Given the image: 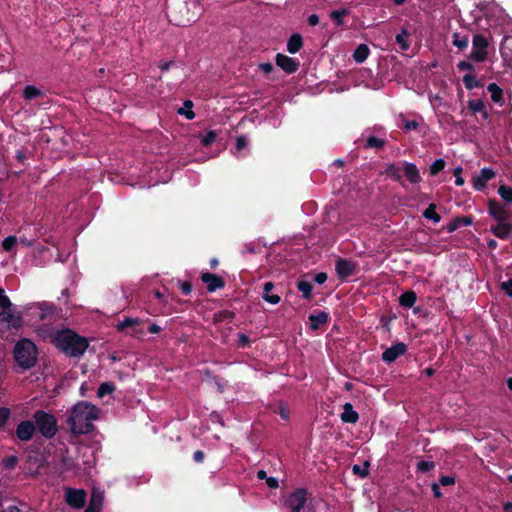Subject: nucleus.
Wrapping results in <instances>:
<instances>
[{"mask_svg":"<svg viewBox=\"0 0 512 512\" xmlns=\"http://www.w3.org/2000/svg\"><path fill=\"white\" fill-rule=\"evenodd\" d=\"M247 145L248 140L245 136L237 137L235 143V151H233V153L238 156L247 147Z\"/></svg>","mask_w":512,"mask_h":512,"instance_id":"nucleus-42","label":"nucleus"},{"mask_svg":"<svg viewBox=\"0 0 512 512\" xmlns=\"http://www.w3.org/2000/svg\"><path fill=\"white\" fill-rule=\"evenodd\" d=\"M409 36V32L406 29H402L395 37L396 43L402 51H407L410 48V42L408 41Z\"/></svg>","mask_w":512,"mask_h":512,"instance_id":"nucleus-32","label":"nucleus"},{"mask_svg":"<svg viewBox=\"0 0 512 512\" xmlns=\"http://www.w3.org/2000/svg\"><path fill=\"white\" fill-rule=\"evenodd\" d=\"M385 145L386 141L384 139L370 135L366 138L363 147L365 149H382L385 147Z\"/></svg>","mask_w":512,"mask_h":512,"instance_id":"nucleus-30","label":"nucleus"},{"mask_svg":"<svg viewBox=\"0 0 512 512\" xmlns=\"http://www.w3.org/2000/svg\"><path fill=\"white\" fill-rule=\"evenodd\" d=\"M114 387L108 383H103L98 389V396L103 397L106 394H110Z\"/></svg>","mask_w":512,"mask_h":512,"instance_id":"nucleus-47","label":"nucleus"},{"mask_svg":"<svg viewBox=\"0 0 512 512\" xmlns=\"http://www.w3.org/2000/svg\"><path fill=\"white\" fill-rule=\"evenodd\" d=\"M265 481H266V485H267L269 488H271V489H276V488H278V487H279V481H278V479H277V478H275V477H267V478L265 479Z\"/></svg>","mask_w":512,"mask_h":512,"instance_id":"nucleus-55","label":"nucleus"},{"mask_svg":"<svg viewBox=\"0 0 512 512\" xmlns=\"http://www.w3.org/2000/svg\"><path fill=\"white\" fill-rule=\"evenodd\" d=\"M498 194L505 202L512 204V187L508 185H501L498 188Z\"/></svg>","mask_w":512,"mask_h":512,"instance_id":"nucleus-38","label":"nucleus"},{"mask_svg":"<svg viewBox=\"0 0 512 512\" xmlns=\"http://www.w3.org/2000/svg\"><path fill=\"white\" fill-rule=\"evenodd\" d=\"M173 62L172 61H165V62H160L159 63V68L162 70V71H167L171 66H172Z\"/></svg>","mask_w":512,"mask_h":512,"instance_id":"nucleus-59","label":"nucleus"},{"mask_svg":"<svg viewBox=\"0 0 512 512\" xmlns=\"http://www.w3.org/2000/svg\"><path fill=\"white\" fill-rule=\"evenodd\" d=\"M160 331H161L160 326H158L155 323L151 324L149 327V332L152 334H158Z\"/></svg>","mask_w":512,"mask_h":512,"instance_id":"nucleus-60","label":"nucleus"},{"mask_svg":"<svg viewBox=\"0 0 512 512\" xmlns=\"http://www.w3.org/2000/svg\"><path fill=\"white\" fill-rule=\"evenodd\" d=\"M17 242L18 239L15 236H9L3 240L2 247L5 251H10Z\"/></svg>","mask_w":512,"mask_h":512,"instance_id":"nucleus-45","label":"nucleus"},{"mask_svg":"<svg viewBox=\"0 0 512 512\" xmlns=\"http://www.w3.org/2000/svg\"><path fill=\"white\" fill-rule=\"evenodd\" d=\"M401 171L402 168H400L394 163H390L386 166L384 174L387 177L391 178L393 181L400 182L402 179Z\"/></svg>","mask_w":512,"mask_h":512,"instance_id":"nucleus-29","label":"nucleus"},{"mask_svg":"<svg viewBox=\"0 0 512 512\" xmlns=\"http://www.w3.org/2000/svg\"><path fill=\"white\" fill-rule=\"evenodd\" d=\"M199 0H171L169 18L177 26H185L195 21L201 14Z\"/></svg>","mask_w":512,"mask_h":512,"instance_id":"nucleus-3","label":"nucleus"},{"mask_svg":"<svg viewBox=\"0 0 512 512\" xmlns=\"http://www.w3.org/2000/svg\"><path fill=\"white\" fill-rule=\"evenodd\" d=\"M102 504V495L94 491L91 496L90 504L87 509V512H95L97 511Z\"/></svg>","mask_w":512,"mask_h":512,"instance_id":"nucleus-36","label":"nucleus"},{"mask_svg":"<svg viewBox=\"0 0 512 512\" xmlns=\"http://www.w3.org/2000/svg\"><path fill=\"white\" fill-rule=\"evenodd\" d=\"M416 300L417 295L413 290L406 291L399 297V303L404 308H412Z\"/></svg>","mask_w":512,"mask_h":512,"instance_id":"nucleus-28","label":"nucleus"},{"mask_svg":"<svg viewBox=\"0 0 512 512\" xmlns=\"http://www.w3.org/2000/svg\"><path fill=\"white\" fill-rule=\"evenodd\" d=\"M343 412L340 415V419L344 423L355 424L359 420V414L353 409L351 403H345L343 406Z\"/></svg>","mask_w":512,"mask_h":512,"instance_id":"nucleus-19","label":"nucleus"},{"mask_svg":"<svg viewBox=\"0 0 512 512\" xmlns=\"http://www.w3.org/2000/svg\"><path fill=\"white\" fill-rule=\"evenodd\" d=\"M9 306H12V303L10 302L9 298L5 295L4 290L0 288V307L3 308H9Z\"/></svg>","mask_w":512,"mask_h":512,"instance_id":"nucleus-52","label":"nucleus"},{"mask_svg":"<svg viewBox=\"0 0 512 512\" xmlns=\"http://www.w3.org/2000/svg\"><path fill=\"white\" fill-rule=\"evenodd\" d=\"M468 108L473 113H481V116L483 119H488L489 113L486 109V105L482 99H472L469 100L467 103Z\"/></svg>","mask_w":512,"mask_h":512,"instance_id":"nucleus-23","label":"nucleus"},{"mask_svg":"<svg viewBox=\"0 0 512 512\" xmlns=\"http://www.w3.org/2000/svg\"><path fill=\"white\" fill-rule=\"evenodd\" d=\"M445 168V161L443 159H436L429 167V173L436 176Z\"/></svg>","mask_w":512,"mask_h":512,"instance_id":"nucleus-40","label":"nucleus"},{"mask_svg":"<svg viewBox=\"0 0 512 512\" xmlns=\"http://www.w3.org/2000/svg\"><path fill=\"white\" fill-rule=\"evenodd\" d=\"M202 281L207 285L210 292H214L216 289L223 287V280L215 274L204 273L202 275Z\"/></svg>","mask_w":512,"mask_h":512,"instance_id":"nucleus-20","label":"nucleus"},{"mask_svg":"<svg viewBox=\"0 0 512 512\" xmlns=\"http://www.w3.org/2000/svg\"><path fill=\"white\" fill-rule=\"evenodd\" d=\"M407 352V345L403 342H398L393 344L391 347L387 348L381 356L383 362L390 364L396 361L397 358L404 355Z\"/></svg>","mask_w":512,"mask_h":512,"instance_id":"nucleus-10","label":"nucleus"},{"mask_svg":"<svg viewBox=\"0 0 512 512\" xmlns=\"http://www.w3.org/2000/svg\"><path fill=\"white\" fill-rule=\"evenodd\" d=\"M277 413L279 414V416L281 417V419L283 420H288L289 417H290V410L289 408L284 405L283 403H280L279 406H278V410H277Z\"/></svg>","mask_w":512,"mask_h":512,"instance_id":"nucleus-46","label":"nucleus"},{"mask_svg":"<svg viewBox=\"0 0 512 512\" xmlns=\"http://www.w3.org/2000/svg\"><path fill=\"white\" fill-rule=\"evenodd\" d=\"M193 103L190 100H186L183 107L178 109L180 115H184L187 119L192 120L195 117V113L192 110Z\"/></svg>","mask_w":512,"mask_h":512,"instance_id":"nucleus-37","label":"nucleus"},{"mask_svg":"<svg viewBox=\"0 0 512 512\" xmlns=\"http://www.w3.org/2000/svg\"><path fill=\"white\" fill-rule=\"evenodd\" d=\"M181 290L185 293V294H189L191 292V285L187 282H184L181 284Z\"/></svg>","mask_w":512,"mask_h":512,"instance_id":"nucleus-62","label":"nucleus"},{"mask_svg":"<svg viewBox=\"0 0 512 512\" xmlns=\"http://www.w3.org/2000/svg\"><path fill=\"white\" fill-rule=\"evenodd\" d=\"M370 54V49L366 44H359L353 52V59L356 63H363Z\"/></svg>","mask_w":512,"mask_h":512,"instance_id":"nucleus-27","label":"nucleus"},{"mask_svg":"<svg viewBox=\"0 0 512 512\" xmlns=\"http://www.w3.org/2000/svg\"><path fill=\"white\" fill-rule=\"evenodd\" d=\"M307 23L310 26H316L319 23V16L317 14H311L307 18Z\"/></svg>","mask_w":512,"mask_h":512,"instance_id":"nucleus-57","label":"nucleus"},{"mask_svg":"<svg viewBox=\"0 0 512 512\" xmlns=\"http://www.w3.org/2000/svg\"><path fill=\"white\" fill-rule=\"evenodd\" d=\"M65 498L66 502L70 506L74 508H81L85 503L86 493L84 490L67 489L65 492Z\"/></svg>","mask_w":512,"mask_h":512,"instance_id":"nucleus-13","label":"nucleus"},{"mask_svg":"<svg viewBox=\"0 0 512 512\" xmlns=\"http://www.w3.org/2000/svg\"><path fill=\"white\" fill-rule=\"evenodd\" d=\"M435 369L432 368V367H427L426 369H424L423 373L428 376V377H432L434 374H435Z\"/></svg>","mask_w":512,"mask_h":512,"instance_id":"nucleus-63","label":"nucleus"},{"mask_svg":"<svg viewBox=\"0 0 512 512\" xmlns=\"http://www.w3.org/2000/svg\"><path fill=\"white\" fill-rule=\"evenodd\" d=\"M487 247L491 250H494L498 247V243L495 239H489L487 241Z\"/></svg>","mask_w":512,"mask_h":512,"instance_id":"nucleus-61","label":"nucleus"},{"mask_svg":"<svg viewBox=\"0 0 512 512\" xmlns=\"http://www.w3.org/2000/svg\"><path fill=\"white\" fill-rule=\"evenodd\" d=\"M327 274L325 272H319L315 274L313 281L319 285L324 284L327 281Z\"/></svg>","mask_w":512,"mask_h":512,"instance_id":"nucleus-54","label":"nucleus"},{"mask_svg":"<svg viewBox=\"0 0 512 512\" xmlns=\"http://www.w3.org/2000/svg\"><path fill=\"white\" fill-rule=\"evenodd\" d=\"M487 91L490 93L491 100L494 103L500 106L504 104L503 90L496 83L488 84Z\"/></svg>","mask_w":512,"mask_h":512,"instance_id":"nucleus-26","label":"nucleus"},{"mask_svg":"<svg viewBox=\"0 0 512 512\" xmlns=\"http://www.w3.org/2000/svg\"><path fill=\"white\" fill-rule=\"evenodd\" d=\"M495 176L496 172L492 168L485 167L481 169L480 173L472 179L473 188L477 191H483L487 187V183Z\"/></svg>","mask_w":512,"mask_h":512,"instance_id":"nucleus-11","label":"nucleus"},{"mask_svg":"<svg viewBox=\"0 0 512 512\" xmlns=\"http://www.w3.org/2000/svg\"><path fill=\"white\" fill-rule=\"evenodd\" d=\"M402 171L410 183L418 184L422 181L419 169L414 163L403 161Z\"/></svg>","mask_w":512,"mask_h":512,"instance_id":"nucleus-15","label":"nucleus"},{"mask_svg":"<svg viewBox=\"0 0 512 512\" xmlns=\"http://www.w3.org/2000/svg\"><path fill=\"white\" fill-rule=\"evenodd\" d=\"M419 127V123L416 120H405L402 129L405 131L416 130Z\"/></svg>","mask_w":512,"mask_h":512,"instance_id":"nucleus-51","label":"nucleus"},{"mask_svg":"<svg viewBox=\"0 0 512 512\" xmlns=\"http://www.w3.org/2000/svg\"><path fill=\"white\" fill-rule=\"evenodd\" d=\"M501 289L504 291V293L512 298V278L508 279L507 281H504L501 283Z\"/></svg>","mask_w":512,"mask_h":512,"instance_id":"nucleus-49","label":"nucleus"},{"mask_svg":"<svg viewBox=\"0 0 512 512\" xmlns=\"http://www.w3.org/2000/svg\"><path fill=\"white\" fill-rule=\"evenodd\" d=\"M487 211L489 216L496 221L490 227L493 235L501 240L512 237V209L496 199H489Z\"/></svg>","mask_w":512,"mask_h":512,"instance_id":"nucleus-1","label":"nucleus"},{"mask_svg":"<svg viewBox=\"0 0 512 512\" xmlns=\"http://www.w3.org/2000/svg\"><path fill=\"white\" fill-rule=\"evenodd\" d=\"M310 321V328L314 331L318 330L321 326L327 324L330 320L329 313L319 311L318 313L310 314L308 317Z\"/></svg>","mask_w":512,"mask_h":512,"instance_id":"nucleus-17","label":"nucleus"},{"mask_svg":"<svg viewBox=\"0 0 512 512\" xmlns=\"http://www.w3.org/2000/svg\"><path fill=\"white\" fill-rule=\"evenodd\" d=\"M297 289L302 293V297L306 300L312 299L313 285L306 280H299L297 282Z\"/></svg>","mask_w":512,"mask_h":512,"instance_id":"nucleus-31","label":"nucleus"},{"mask_svg":"<svg viewBox=\"0 0 512 512\" xmlns=\"http://www.w3.org/2000/svg\"><path fill=\"white\" fill-rule=\"evenodd\" d=\"M15 359L23 368H30L37 358V349L33 342L23 339L15 346Z\"/></svg>","mask_w":512,"mask_h":512,"instance_id":"nucleus-5","label":"nucleus"},{"mask_svg":"<svg viewBox=\"0 0 512 512\" xmlns=\"http://www.w3.org/2000/svg\"><path fill=\"white\" fill-rule=\"evenodd\" d=\"M273 289H274V284L270 281L266 282L263 287L262 298L266 302L276 305L280 302L281 298H280L279 294L272 292Z\"/></svg>","mask_w":512,"mask_h":512,"instance_id":"nucleus-21","label":"nucleus"},{"mask_svg":"<svg viewBox=\"0 0 512 512\" xmlns=\"http://www.w3.org/2000/svg\"><path fill=\"white\" fill-rule=\"evenodd\" d=\"M9 414L10 412L7 408H0V427L6 422Z\"/></svg>","mask_w":512,"mask_h":512,"instance_id":"nucleus-56","label":"nucleus"},{"mask_svg":"<svg viewBox=\"0 0 512 512\" xmlns=\"http://www.w3.org/2000/svg\"><path fill=\"white\" fill-rule=\"evenodd\" d=\"M489 40L483 34H475L472 38V51L469 58L475 62H484L488 56Z\"/></svg>","mask_w":512,"mask_h":512,"instance_id":"nucleus-7","label":"nucleus"},{"mask_svg":"<svg viewBox=\"0 0 512 512\" xmlns=\"http://www.w3.org/2000/svg\"><path fill=\"white\" fill-rule=\"evenodd\" d=\"M457 68L459 71H469V72H473L474 71V65L472 63H470L469 61H460L458 64H457Z\"/></svg>","mask_w":512,"mask_h":512,"instance_id":"nucleus-48","label":"nucleus"},{"mask_svg":"<svg viewBox=\"0 0 512 512\" xmlns=\"http://www.w3.org/2000/svg\"><path fill=\"white\" fill-rule=\"evenodd\" d=\"M463 83L467 90L483 87V83L480 80H477L475 75L472 73H468L463 76Z\"/></svg>","mask_w":512,"mask_h":512,"instance_id":"nucleus-33","label":"nucleus"},{"mask_svg":"<svg viewBox=\"0 0 512 512\" xmlns=\"http://www.w3.org/2000/svg\"><path fill=\"white\" fill-rule=\"evenodd\" d=\"M431 489H432V492H433V495L434 497L436 498H440L442 496V493H441V490H440V487L437 483H433L431 485Z\"/></svg>","mask_w":512,"mask_h":512,"instance_id":"nucleus-58","label":"nucleus"},{"mask_svg":"<svg viewBox=\"0 0 512 512\" xmlns=\"http://www.w3.org/2000/svg\"><path fill=\"white\" fill-rule=\"evenodd\" d=\"M504 510L506 512H512V503L511 502H506L503 506Z\"/></svg>","mask_w":512,"mask_h":512,"instance_id":"nucleus-64","label":"nucleus"},{"mask_svg":"<svg viewBox=\"0 0 512 512\" xmlns=\"http://www.w3.org/2000/svg\"><path fill=\"white\" fill-rule=\"evenodd\" d=\"M35 431V427L32 422L24 421L21 422L16 430L17 437L22 441H28L32 438Z\"/></svg>","mask_w":512,"mask_h":512,"instance_id":"nucleus-18","label":"nucleus"},{"mask_svg":"<svg viewBox=\"0 0 512 512\" xmlns=\"http://www.w3.org/2000/svg\"><path fill=\"white\" fill-rule=\"evenodd\" d=\"M23 95L26 99L31 100L40 97L42 95V92L40 89L34 86H26Z\"/></svg>","mask_w":512,"mask_h":512,"instance_id":"nucleus-41","label":"nucleus"},{"mask_svg":"<svg viewBox=\"0 0 512 512\" xmlns=\"http://www.w3.org/2000/svg\"><path fill=\"white\" fill-rule=\"evenodd\" d=\"M439 483L442 485V486H450V485H453L455 484V478L452 477V476H448V475H443L439 478Z\"/></svg>","mask_w":512,"mask_h":512,"instance_id":"nucleus-53","label":"nucleus"},{"mask_svg":"<svg viewBox=\"0 0 512 512\" xmlns=\"http://www.w3.org/2000/svg\"><path fill=\"white\" fill-rule=\"evenodd\" d=\"M141 323L142 321L139 318H125L117 324V329L119 331H124L127 328H131L134 336L142 337L144 335V331L139 328Z\"/></svg>","mask_w":512,"mask_h":512,"instance_id":"nucleus-14","label":"nucleus"},{"mask_svg":"<svg viewBox=\"0 0 512 512\" xmlns=\"http://www.w3.org/2000/svg\"><path fill=\"white\" fill-rule=\"evenodd\" d=\"M452 44L457 47L460 51L465 50L469 44V34L454 32L452 34Z\"/></svg>","mask_w":512,"mask_h":512,"instance_id":"nucleus-25","label":"nucleus"},{"mask_svg":"<svg viewBox=\"0 0 512 512\" xmlns=\"http://www.w3.org/2000/svg\"><path fill=\"white\" fill-rule=\"evenodd\" d=\"M303 46V39L299 33H294L290 36L287 42V51L291 54H296Z\"/></svg>","mask_w":512,"mask_h":512,"instance_id":"nucleus-24","label":"nucleus"},{"mask_svg":"<svg viewBox=\"0 0 512 512\" xmlns=\"http://www.w3.org/2000/svg\"><path fill=\"white\" fill-rule=\"evenodd\" d=\"M0 320L8 323L12 327H19L21 325V317L12 309V306L2 309L0 312Z\"/></svg>","mask_w":512,"mask_h":512,"instance_id":"nucleus-16","label":"nucleus"},{"mask_svg":"<svg viewBox=\"0 0 512 512\" xmlns=\"http://www.w3.org/2000/svg\"><path fill=\"white\" fill-rule=\"evenodd\" d=\"M473 223L472 217L458 216L454 218L446 227V231L452 233L459 229L461 226H470Z\"/></svg>","mask_w":512,"mask_h":512,"instance_id":"nucleus-22","label":"nucleus"},{"mask_svg":"<svg viewBox=\"0 0 512 512\" xmlns=\"http://www.w3.org/2000/svg\"><path fill=\"white\" fill-rule=\"evenodd\" d=\"M275 62L276 65L287 74L295 73L300 66V62L298 60L282 53H278L276 55Z\"/></svg>","mask_w":512,"mask_h":512,"instance_id":"nucleus-12","label":"nucleus"},{"mask_svg":"<svg viewBox=\"0 0 512 512\" xmlns=\"http://www.w3.org/2000/svg\"><path fill=\"white\" fill-rule=\"evenodd\" d=\"M39 432L46 438L53 437L57 432V422L52 414L39 410L34 414Z\"/></svg>","mask_w":512,"mask_h":512,"instance_id":"nucleus-6","label":"nucleus"},{"mask_svg":"<svg viewBox=\"0 0 512 512\" xmlns=\"http://www.w3.org/2000/svg\"><path fill=\"white\" fill-rule=\"evenodd\" d=\"M216 137V132L211 130L201 137V142L204 146H209L215 141Z\"/></svg>","mask_w":512,"mask_h":512,"instance_id":"nucleus-44","label":"nucleus"},{"mask_svg":"<svg viewBox=\"0 0 512 512\" xmlns=\"http://www.w3.org/2000/svg\"><path fill=\"white\" fill-rule=\"evenodd\" d=\"M369 466L370 463L368 461H366L363 466L354 465L352 467V472L360 478H366L369 474Z\"/></svg>","mask_w":512,"mask_h":512,"instance_id":"nucleus-39","label":"nucleus"},{"mask_svg":"<svg viewBox=\"0 0 512 512\" xmlns=\"http://www.w3.org/2000/svg\"><path fill=\"white\" fill-rule=\"evenodd\" d=\"M258 68H260L266 75H270L272 74L273 72H275V67L272 63L270 62H267V63H260L258 65Z\"/></svg>","mask_w":512,"mask_h":512,"instance_id":"nucleus-50","label":"nucleus"},{"mask_svg":"<svg viewBox=\"0 0 512 512\" xmlns=\"http://www.w3.org/2000/svg\"><path fill=\"white\" fill-rule=\"evenodd\" d=\"M98 408L87 402L81 401L74 405L68 419L71 431L75 434L88 433L92 429V422L98 418Z\"/></svg>","mask_w":512,"mask_h":512,"instance_id":"nucleus-2","label":"nucleus"},{"mask_svg":"<svg viewBox=\"0 0 512 512\" xmlns=\"http://www.w3.org/2000/svg\"><path fill=\"white\" fill-rule=\"evenodd\" d=\"M307 502V491L304 488H297L287 498L285 505L290 512H304Z\"/></svg>","mask_w":512,"mask_h":512,"instance_id":"nucleus-8","label":"nucleus"},{"mask_svg":"<svg viewBox=\"0 0 512 512\" xmlns=\"http://www.w3.org/2000/svg\"><path fill=\"white\" fill-rule=\"evenodd\" d=\"M335 270L340 281H346L354 275L357 270V263L345 258L339 257L335 262Z\"/></svg>","mask_w":512,"mask_h":512,"instance_id":"nucleus-9","label":"nucleus"},{"mask_svg":"<svg viewBox=\"0 0 512 512\" xmlns=\"http://www.w3.org/2000/svg\"><path fill=\"white\" fill-rule=\"evenodd\" d=\"M348 9L333 10L330 12L329 17L334 21L336 26L343 25V17L349 15Z\"/></svg>","mask_w":512,"mask_h":512,"instance_id":"nucleus-35","label":"nucleus"},{"mask_svg":"<svg viewBox=\"0 0 512 512\" xmlns=\"http://www.w3.org/2000/svg\"><path fill=\"white\" fill-rule=\"evenodd\" d=\"M423 217L428 220H432L435 223H439L441 221V216L436 212V205L434 203L429 204L425 209Z\"/></svg>","mask_w":512,"mask_h":512,"instance_id":"nucleus-34","label":"nucleus"},{"mask_svg":"<svg viewBox=\"0 0 512 512\" xmlns=\"http://www.w3.org/2000/svg\"><path fill=\"white\" fill-rule=\"evenodd\" d=\"M434 467H435V464L432 461L421 460L417 464L418 471H421V472H424V473L433 470Z\"/></svg>","mask_w":512,"mask_h":512,"instance_id":"nucleus-43","label":"nucleus"},{"mask_svg":"<svg viewBox=\"0 0 512 512\" xmlns=\"http://www.w3.org/2000/svg\"><path fill=\"white\" fill-rule=\"evenodd\" d=\"M53 342L60 350L70 356H80L88 347V342L84 337H80L68 329L57 331L53 335Z\"/></svg>","mask_w":512,"mask_h":512,"instance_id":"nucleus-4","label":"nucleus"}]
</instances>
